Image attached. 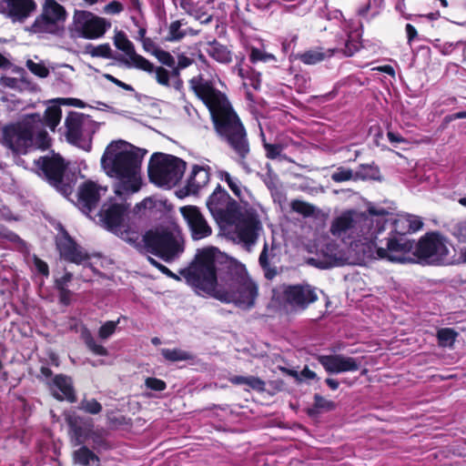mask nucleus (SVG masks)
<instances>
[{
    "label": "nucleus",
    "instance_id": "obj_1",
    "mask_svg": "<svg viewBox=\"0 0 466 466\" xmlns=\"http://www.w3.org/2000/svg\"><path fill=\"white\" fill-rule=\"evenodd\" d=\"M423 226L420 217L400 214L396 217L383 208L371 207L368 213L349 210L332 222L330 231L356 255L406 263L412 260L414 241L406 237Z\"/></svg>",
    "mask_w": 466,
    "mask_h": 466
},
{
    "label": "nucleus",
    "instance_id": "obj_2",
    "mask_svg": "<svg viewBox=\"0 0 466 466\" xmlns=\"http://www.w3.org/2000/svg\"><path fill=\"white\" fill-rule=\"evenodd\" d=\"M146 150L119 140L110 143L101 157V165L107 176L114 178L116 197L105 203L99 213L103 227L116 235H123L124 217L130 205L127 199L138 192L142 186L141 164Z\"/></svg>",
    "mask_w": 466,
    "mask_h": 466
},
{
    "label": "nucleus",
    "instance_id": "obj_3",
    "mask_svg": "<svg viewBox=\"0 0 466 466\" xmlns=\"http://www.w3.org/2000/svg\"><path fill=\"white\" fill-rule=\"evenodd\" d=\"M219 266L217 249H203L197 254L191 266L182 269L180 274L190 286L222 302L234 303L244 309L252 308L258 296V286L248 276L245 266H228L224 283L218 284Z\"/></svg>",
    "mask_w": 466,
    "mask_h": 466
},
{
    "label": "nucleus",
    "instance_id": "obj_4",
    "mask_svg": "<svg viewBox=\"0 0 466 466\" xmlns=\"http://www.w3.org/2000/svg\"><path fill=\"white\" fill-rule=\"evenodd\" d=\"M189 86L208 108L216 131L234 152L235 159L243 165L250 151L249 142L246 129L227 96L201 75L191 78Z\"/></svg>",
    "mask_w": 466,
    "mask_h": 466
},
{
    "label": "nucleus",
    "instance_id": "obj_5",
    "mask_svg": "<svg viewBox=\"0 0 466 466\" xmlns=\"http://www.w3.org/2000/svg\"><path fill=\"white\" fill-rule=\"evenodd\" d=\"M3 143L18 154H25L30 148H46L49 137L44 130L41 116L30 115L15 125L5 127L3 130Z\"/></svg>",
    "mask_w": 466,
    "mask_h": 466
},
{
    "label": "nucleus",
    "instance_id": "obj_6",
    "mask_svg": "<svg viewBox=\"0 0 466 466\" xmlns=\"http://www.w3.org/2000/svg\"><path fill=\"white\" fill-rule=\"evenodd\" d=\"M327 25L322 46V61L326 57L341 59L353 56L360 46V42L346 33V23L339 9H328L325 15Z\"/></svg>",
    "mask_w": 466,
    "mask_h": 466
},
{
    "label": "nucleus",
    "instance_id": "obj_7",
    "mask_svg": "<svg viewBox=\"0 0 466 466\" xmlns=\"http://www.w3.org/2000/svg\"><path fill=\"white\" fill-rule=\"evenodd\" d=\"M143 241L148 252L167 263L179 258L185 249L183 237L177 229L149 230L143 236Z\"/></svg>",
    "mask_w": 466,
    "mask_h": 466
},
{
    "label": "nucleus",
    "instance_id": "obj_8",
    "mask_svg": "<svg viewBox=\"0 0 466 466\" xmlns=\"http://www.w3.org/2000/svg\"><path fill=\"white\" fill-rule=\"evenodd\" d=\"M186 162L172 155L155 153L148 165V176L158 187H171L182 178Z\"/></svg>",
    "mask_w": 466,
    "mask_h": 466
},
{
    "label": "nucleus",
    "instance_id": "obj_9",
    "mask_svg": "<svg viewBox=\"0 0 466 466\" xmlns=\"http://www.w3.org/2000/svg\"><path fill=\"white\" fill-rule=\"evenodd\" d=\"M66 140L86 151L91 149L93 135L98 129V124L88 115L70 112L65 120Z\"/></svg>",
    "mask_w": 466,
    "mask_h": 466
},
{
    "label": "nucleus",
    "instance_id": "obj_10",
    "mask_svg": "<svg viewBox=\"0 0 466 466\" xmlns=\"http://www.w3.org/2000/svg\"><path fill=\"white\" fill-rule=\"evenodd\" d=\"M66 17V12L64 6L55 0H46L42 7V13L30 26L26 27V30L37 35H56L63 28Z\"/></svg>",
    "mask_w": 466,
    "mask_h": 466
},
{
    "label": "nucleus",
    "instance_id": "obj_11",
    "mask_svg": "<svg viewBox=\"0 0 466 466\" xmlns=\"http://www.w3.org/2000/svg\"><path fill=\"white\" fill-rule=\"evenodd\" d=\"M414 248L417 257L428 264H442L448 258V241L437 232L427 233L417 244L414 243Z\"/></svg>",
    "mask_w": 466,
    "mask_h": 466
},
{
    "label": "nucleus",
    "instance_id": "obj_12",
    "mask_svg": "<svg viewBox=\"0 0 466 466\" xmlns=\"http://www.w3.org/2000/svg\"><path fill=\"white\" fill-rule=\"evenodd\" d=\"M34 162L39 175L43 176L61 194L68 196L72 193L73 187L71 184L64 180L66 166L62 157L59 156L43 157L34 160Z\"/></svg>",
    "mask_w": 466,
    "mask_h": 466
},
{
    "label": "nucleus",
    "instance_id": "obj_13",
    "mask_svg": "<svg viewBox=\"0 0 466 466\" xmlns=\"http://www.w3.org/2000/svg\"><path fill=\"white\" fill-rule=\"evenodd\" d=\"M207 207L218 223L233 224L237 219L238 205L220 185L208 197Z\"/></svg>",
    "mask_w": 466,
    "mask_h": 466
},
{
    "label": "nucleus",
    "instance_id": "obj_14",
    "mask_svg": "<svg viewBox=\"0 0 466 466\" xmlns=\"http://www.w3.org/2000/svg\"><path fill=\"white\" fill-rule=\"evenodd\" d=\"M234 223H236V239L246 249L250 250L257 243L258 236L263 229L258 216L253 211L247 210L239 217L237 216Z\"/></svg>",
    "mask_w": 466,
    "mask_h": 466
},
{
    "label": "nucleus",
    "instance_id": "obj_15",
    "mask_svg": "<svg viewBox=\"0 0 466 466\" xmlns=\"http://www.w3.org/2000/svg\"><path fill=\"white\" fill-rule=\"evenodd\" d=\"M76 32L86 39H97L111 27L110 21L91 12L77 11L74 15Z\"/></svg>",
    "mask_w": 466,
    "mask_h": 466
},
{
    "label": "nucleus",
    "instance_id": "obj_16",
    "mask_svg": "<svg viewBox=\"0 0 466 466\" xmlns=\"http://www.w3.org/2000/svg\"><path fill=\"white\" fill-rule=\"evenodd\" d=\"M281 289L284 306L293 311L304 310L318 300L315 289L309 284L283 285Z\"/></svg>",
    "mask_w": 466,
    "mask_h": 466
},
{
    "label": "nucleus",
    "instance_id": "obj_17",
    "mask_svg": "<svg viewBox=\"0 0 466 466\" xmlns=\"http://www.w3.org/2000/svg\"><path fill=\"white\" fill-rule=\"evenodd\" d=\"M114 45L125 54V56H122L119 60L127 67L139 70L152 69V63L144 56L137 54L134 44L127 38L124 32L119 31L116 33Z\"/></svg>",
    "mask_w": 466,
    "mask_h": 466
},
{
    "label": "nucleus",
    "instance_id": "obj_18",
    "mask_svg": "<svg viewBox=\"0 0 466 466\" xmlns=\"http://www.w3.org/2000/svg\"><path fill=\"white\" fill-rule=\"evenodd\" d=\"M180 213L194 240L203 239L212 234L211 227L208 225L198 208L195 206L181 207Z\"/></svg>",
    "mask_w": 466,
    "mask_h": 466
},
{
    "label": "nucleus",
    "instance_id": "obj_19",
    "mask_svg": "<svg viewBox=\"0 0 466 466\" xmlns=\"http://www.w3.org/2000/svg\"><path fill=\"white\" fill-rule=\"evenodd\" d=\"M107 187L101 186L96 182L88 180L84 182L78 188L77 205L83 213L88 215L96 208L102 196H105Z\"/></svg>",
    "mask_w": 466,
    "mask_h": 466
},
{
    "label": "nucleus",
    "instance_id": "obj_20",
    "mask_svg": "<svg viewBox=\"0 0 466 466\" xmlns=\"http://www.w3.org/2000/svg\"><path fill=\"white\" fill-rule=\"evenodd\" d=\"M35 0H0V13L13 22H24L36 10Z\"/></svg>",
    "mask_w": 466,
    "mask_h": 466
},
{
    "label": "nucleus",
    "instance_id": "obj_21",
    "mask_svg": "<svg viewBox=\"0 0 466 466\" xmlns=\"http://www.w3.org/2000/svg\"><path fill=\"white\" fill-rule=\"evenodd\" d=\"M361 366V360L357 358L335 354L322 356V367L329 373H343L356 371Z\"/></svg>",
    "mask_w": 466,
    "mask_h": 466
},
{
    "label": "nucleus",
    "instance_id": "obj_22",
    "mask_svg": "<svg viewBox=\"0 0 466 466\" xmlns=\"http://www.w3.org/2000/svg\"><path fill=\"white\" fill-rule=\"evenodd\" d=\"M56 245L61 257L66 260L76 264H84L89 258L86 252L66 231L57 238Z\"/></svg>",
    "mask_w": 466,
    "mask_h": 466
},
{
    "label": "nucleus",
    "instance_id": "obj_23",
    "mask_svg": "<svg viewBox=\"0 0 466 466\" xmlns=\"http://www.w3.org/2000/svg\"><path fill=\"white\" fill-rule=\"evenodd\" d=\"M280 260V248L274 241L269 246L265 242L258 257V263L267 279H273L279 273L277 264Z\"/></svg>",
    "mask_w": 466,
    "mask_h": 466
},
{
    "label": "nucleus",
    "instance_id": "obj_24",
    "mask_svg": "<svg viewBox=\"0 0 466 466\" xmlns=\"http://www.w3.org/2000/svg\"><path fill=\"white\" fill-rule=\"evenodd\" d=\"M50 390L52 395L59 400H66L69 402L76 401L72 380L65 375H56L53 379L50 384Z\"/></svg>",
    "mask_w": 466,
    "mask_h": 466
},
{
    "label": "nucleus",
    "instance_id": "obj_25",
    "mask_svg": "<svg viewBox=\"0 0 466 466\" xmlns=\"http://www.w3.org/2000/svg\"><path fill=\"white\" fill-rule=\"evenodd\" d=\"M322 268L341 266L345 262V256L341 248L332 242L328 241L322 236Z\"/></svg>",
    "mask_w": 466,
    "mask_h": 466
},
{
    "label": "nucleus",
    "instance_id": "obj_26",
    "mask_svg": "<svg viewBox=\"0 0 466 466\" xmlns=\"http://www.w3.org/2000/svg\"><path fill=\"white\" fill-rule=\"evenodd\" d=\"M209 181L208 170L200 166H194L187 184V193L198 194Z\"/></svg>",
    "mask_w": 466,
    "mask_h": 466
},
{
    "label": "nucleus",
    "instance_id": "obj_27",
    "mask_svg": "<svg viewBox=\"0 0 466 466\" xmlns=\"http://www.w3.org/2000/svg\"><path fill=\"white\" fill-rule=\"evenodd\" d=\"M218 177L228 184L230 190L241 202L248 203L250 198V192L242 185L238 177H232L225 170L218 171Z\"/></svg>",
    "mask_w": 466,
    "mask_h": 466
},
{
    "label": "nucleus",
    "instance_id": "obj_28",
    "mask_svg": "<svg viewBox=\"0 0 466 466\" xmlns=\"http://www.w3.org/2000/svg\"><path fill=\"white\" fill-rule=\"evenodd\" d=\"M79 418L71 416L68 418L71 441L75 446L83 444L88 436V429L79 423Z\"/></svg>",
    "mask_w": 466,
    "mask_h": 466
},
{
    "label": "nucleus",
    "instance_id": "obj_29",
    "mask_svg": "<svg viewBox=\"0 0 466 466\" xmlns=\"http://www.w3.org/2000/svg\"><path fill=\"white\" fill-rule=\"evenodd\" d=\"M206 52L209 56L219 63L228 64L231 62V52L227 48V46L221 45L216 40L208 44Z\"/></svg>",
    "mask_w": 466,
    "mask_h": 466
},
{
    "label": "nucleus",
    "instance_id": "obj_30",
    "mask_svg": "<svg viewBox=\"0 0 466 466\" xmlns=\"http://www.w3.org/2000/svg\"><path fill=\"white\" fill-rule=\"evenodd\" d=\"M62 116V110L59 106H48L43 116H41V120L44 125V128L46 127H49L51 130H55L56 126L60 123Z\"/></svg>",
    "mask_w": 466,
    "mask_h": 466
},
{
    "label": "nucleus",
    "instance_id": "obj_31",
    "mask_svg": "<svg viewBox=\"0 0 466 466\" xmlns=\"http://www.w3.org/2000/svg\"><path fill=\"white\" fill-rule=\"evenodd\" d=\"M74 461L81 466H88L90 462L98 464L99 458L87 447L83 446L74 451Z\"/></svg>",
    "mask_w": 466,
    "mask_h": 466
},
{
    "label": "nucleus",
    "instance_id": "obj_32",
    "mask_svg": "<svg viewBox=\"0 0 466 466\" xmlns=\"http://www.w3.org/2000/svg\"><path fill=\"white\" fill-rule=\"evenodd\" d=\"M160 351L165 360L171 362L190 360L194 359L191 352L177 348L161 349Z\"/></svg>",
    "mask_w": 466,
    "mask_h": 466
},
{
    "label": "nucleus",
    "instance_id": "obj_33",
    "mask_svg": "<svg viewBox=\"0 0 466 466\" xmlns=\"http://www.w3.org/2000/svg\"><path fill=\"white\" fill-rule=\"evenodd\" d=\"M183 23L181 20L174 21L168 27L167 39L169 41H179L184 38L187 34L196 35L197 32L193 29H182Z\"/></svg>",
    "mask_w": 466,
    "mask_h": 466
},
{
    "label": "nucleus",
    "instance_id": "obj_34",
    "mask_svg": "<svg viewBox=\"0 0 466 466\" xmlns=\"http://www.w3.org/2000/svg\"><path fill=\"white\" fill-rule=\"evenodd\" d=\"M81 337L86 345V347L96 355L98 356H106L107 350L102 345L98 344L96 339L93 338L91 332L85 329L82 331Z\"/></svg>",
    "mask_w": 466,
    "mask_h": 466
},
{
    "label": "nucleus",
    "instance_id": "obj_35",
    "mask_svg": "<svg viewBox=\"0 0 466 466\" xmlns=\"http://www.w3.org/2000/svg\"><path fill=\"white\" fill-rule=\"evenodd\" d=\"M457 336L458 333L451 328H442L437 332V338L441 347H452Z\"/></svg>",
    "mask_w": 466,
    "mask_h": 466
},
{
    "label": "nucleus",
    "instance_id": "obj_36",
    "mask_svg": "<svg viewBox=\"0 0 466 466\" xmlns=\"http://www.w3.org/2000/svg\"><path fill=\"white\" fill-rule=\"evenodd\" d=\"M145 72L152 75L157 84L164 86H169V80L170 76H173L172 73H170L168 70L165 69L162 66H155L152 64V69L150 70H144Z\"/></svg>",
    "mask_w": 466,
    "mask_h": 466
},
{
    "label": "nucleus",
    "instance_id": "obj_37",
    "mask_svg": "<svg viewBox=\"0 0 466 466\" xmlns=\"http://www.w3.org/2000/svg\"><path fill=\"white\" fill-rule=\"evenodd\" d=\"M154 56L157 57V59L163 65L172 68V75L173 76H177L179 72L178 68L176 67V60L173 56H171L168 52L162 50V49H157L154 52Z\"/></svg>",
    "mask_w": 466,
    "mask_h": 466
},
{
    "label": "nucleus",
    "instance_id": "obj_38",
    "mask_svg": "<svg viewBox=\"0 0 466 466\" xmlns=\"http://www.w3.org/2000/svg\"><path fill=\"white\" fill-rule=\"evenodd\" d=\"M380 170L377 167L371 165H361L355 172V179H378Z\"/></svg>",
    "mask_w": 466,
    "mask_h": 466
},
{
    "label": "nucleus",
    "instance_id": "obj_39",
    "mask_svg": "<svg viewBox=\"0 0 466 466\" xmlns=\"http://www.w3.org/2000/svg\"><path fill=\"white\" fill-rule=\"evenodd\" d=\"M262 137H263V147L265 149L266 157L268 158L276 159L278 157H280L282 159H288V157L286 156L282 155V151L284 148L283 146H281L280 144L267 143L265 141L263 134H262Z\"/></svg>",
    "mask_w": 466,
    "mask_h": 466
},
{
    "label": "nucleus",
    "instance_id": "obj_40",
    "mask_svg": "<svg viewBox=\"0 0 466 466\" xmlns=\"http://www.w3.org/2000/svg\"><path fill=\"white\" fill-rule=\"evenodd\" d=\"M249 59L252 63L257 62H277V58L274 55L265 52L257 47H251Z\"/></svg>",
    "mask_w": 466,
    "mask_h": 466
},
{
    "label": "nucleus",
    "instance_id": "obj_41",
    "mask_svg": "<svg viewBox=\"0 0 466 466\" xmlns=\"http://www.w3.org/2000/svg\"><path fill=\"white\" fill-rule=\"evenodd\" d=\"M79 409L86 413L96 415L102 411V405L96 399H83Z\"/></svg>",
    "mask_w": 466,
    "mask_h": 466
},
{
    "label": "nucleus",
    "instance_id": "obj_42",
    "mask_svg": "<svg viewBox=\"0 0 466 466\" xmlns=\"http://www.w3.org/2000/svg\"><path fill=\"white\" fill-rule=\"evenodd\" d=\"M331 178L335 182L349 181L355 179V174L350 168L339 167L331 174Z\"/></svg>",
    "mask_w": 466,
    "mask_h": 466
},
{
    "label": "nucleus",
    "instance_id": "obj_43",
    "mask_svg": "<svg viewBox=\"0 0 466 466\" xmlns=\"http://www.w3.org/2000/svg\"><path fill=\"white\" fill-rule=\"evenodd\" d=\"M290 207L293 211L301 214L305 217L310 216L311 214H313L314 211L312 206L301 200H293L290 204Z\"/></svg>",
    "mask_w": 466,
    "mask_h": 466
},
{
    "label": "nucleus",
    "instance_id": "obj_44",
    "mask_svg": "<svg viewBox=\"0 0 466 466\" xmlns=\"http://www.w3.org/2000/svg\"><path fill=\"white\" fill-rule=\"evenodd\" d=\"M299 59L307 65H315L320 61V53L309 50L298 56Z\"/></svg>",
    "mask_w": 466,
    "mask_h": 466
},
{
    "label": "nucleus",
    "instance_id": "obj_45",
    "mask_svg": "<svg viewBox=\"0 0 466 466\" xmlns=\"http://www.w3.org/2000/svg\"><path fill=\"white\" fill-rule=\"evenodd\" d=\"M26 66L34 75L39 77H46L49 74V70L41 63L27 60Z\"/></svg>",
    "mask_w": 466,
    "mask_h": 466
},
{
    "label": "nucleus",
    "instance_id": "obj_46",
    "mask_svg": "<svg viewBox=\"0 0 466 466\" xmlns=\"http://www.w3.org/2000/svg\"><path fill=\"white\" fill-rule=\"evenodd\" d=\"M111 52H112V50L108 44L92 46L91 50L89 51V53L92 56L104 57V58H110Z\"/></svg>",
    "mask_w": 466,
    "mask_h": 466
},
{
    "label": "nucleus",
    "instance_id": "obj_47",
    "mask_svg": "<svg viewBox=\"0 0 466 466\" xmlns=\"http://www.w3.org/2000/svg\"><path fill=\"white\" fill-rule=\"evenodd\" d=\"M119 323V320L117 321H106L105 324H103L98 331V335L101 339H106L109 338L116 330V328L117 324Z\"/></svg>",
    "mask_w": 466,
    "mask_h": 466
},
{
    "label": "nucleus",
    "instance_id": "obj_48",
    "mask_svg": "<svg viewBox=\"0 0 466 466\" xmlns=\"http://www.w3.org/2000/svg\"><path fill=\"white\" fill-rule=\"evenodd\" d=\"M191 16H193L196 20L199 21L201 24H209L212 21V15L207 13L202 8L195 7Z\"/></svg>",
    "mask_w": 466,
    "mask_h": 466
},
{
    "label": "nucleus",
    "instance_id": "obj_49",
    "mask_svg": "<svg viewBox=\"0 0 466 466\" xmlns=\"http://www.w3.org/2000/svg\"><path fill=\"white\" fill-rule=\"evenodd\" d=\"M146 386L150 390L162 391L166 389V382L157 378H147Z\"/></svg>",
    "mask_w": 466,
    "mask_h": 466
},
{
    "label": "nucleus",
    "instance_id": "obj_50",
    "mask_svg": "<svg viewBox=\"0 0 466 466\" xmlns=\"http://www.w3.org/2000/svg\"><path fill=\"white\" fill-rule=\"evenodd\" d=\"M265 385V382L261 379L255 376H248L247 386L250 389L258 391H264Z\"/></svg>",
    "mask_w": 466,
    "mask_h": 466
},
{
    "label": "nucleus",
    "instance_id": "obj_51",
    "mask_svg": "<svg viewBox=\"0 0 466 466\" xmlns=\"http://www.w3.org/2000/svg\"><path fill=\"white\" fill-rule=\"evenodd\" d=\"M56 287L59 289V299L64 305H68L71 300V291L65 288L61 281H56Z\"/></svg>",
    "mask_w": 466,
    "mask_h": 466
},
{
    "label": "nucleus",
    "instance_id": "obj_52",
    "mask_svg": "<svg viewBox=\"0 0 466 466\" xmlns=\"http://www.w3.org/2000/svg\"><path fill=\"white\" fill-rule=\"evenodd\" d=\"M124 10V6L120 2L112 1L105 5L104 13L108 15H117Z\"/></svg>",
    "mask_w": 466,
    "mask_h": 466
},
{
    "label": "nucleus",
    "instance_id": "obj_53",
    "mask_svg": "<svg viewBox=\"0 0 466 466\" xmlns=\"http://www.w3.org/2000/svg\"><path fill=\"white\" fill-rule=\"evenodd\" d=\"M0 238L14 243L22 241L15 233L10 231L2 225H0Z\"/></svg>",
    "mask_w": 466,
    "mask_h": 466
},
{
    "label": "nucleus",
    "instance_id": "obj_54",
    "mask_svg": "<svg viewBox=\"0 0 466 466\" xmlns=\"http://www.w3.org/2000/svg\"><path fill=\"white\" fill-rule=\"evenodd\" d=\"M59 101L61 104H63L65 106H75V107H78V108L86 107L85 102H83L82 100H80L78 98H72V97L59 98Z\"/></svg>",
    "mask_w": 466,
    "mask_h": 466
},
{
    "label": "nucleus",
    "instance_id": "obj_55",
    "mask_svg": "<svg viewBox=\"0 0 466 466\" xmlns=\"http://www.w3.org/2000/svg\"><path fill=\"white\" fill-rule=\"evenodd\" d=\"M454 235L460 241H466V222L459 223L456 226Z\"/></svg>",
    "mask_w": 466,
    "mask_h": 466
},
{
    "label": "nucleus",
    "instance_id": "obj_56",
    "mask_svg": "<svg viewBox=\"0 0 466 466\" xmlns=\"http://www.w3.org/2000/svg\"><path fill=\"white\" fill-rule=\"evenodd\" d=\"M105 77L107 80H109L110 82L114 83L115 85H116L119 87H122L125 90H128V91H132L133 90V87L130 85H127V84L118 80L117 78H116L115 76H111L109 74H106Z\"/></svg>",
    "mask_w": 466,
    "mask_h": 466
},
{
    "label": "nucleus",
    "instance_id": "obj_57",
    "mask_svg": "<svg viewBox=\"0 0 466 466\" xmlns=\"http://www.w3.org/2000/svg\"><path fill=\"white\" fill-rule=\"evenodd\" d=\"M35 267L39 273H41L45 276H48V274H49L48 266L45 261L35 258Z\"/></svg>",
    "mask_w": 466,
    "mask_h": 466
},
{
    "label": "nucleus",
    "instance_id": "obj_58",
    "mask_svg": "<svg viewBox=\"0 0 466 466\" xmlns=\"http://www.w3.org/2000/svg\"><path fill=\"white\" fill-rule=\"evenodd\" d=\"M405 30H406V34H407L408 43L410 44L416 38V36L418 35L417 30L410 24L406 25Z\"/></svg>",
    "mask_w": 466,
    "mask_h": 466
},
{
    "label": "nucleus",
    "instance_id": "obj_59",
    "mask_svg": "<svg viewBox=\"0 0 466 466\" xmlns=\"http://www.w3.org/2000/svg\"><path fill=\"white\" fill-rule=\"evenodd\" d=\"M180 6L190 15L196 7L190 0H181Z\"/></svg>",
    "mask_w": 466,
    "mask_h": 466
},
{
    "label": "nucleus",
    "instance_id": "obj_60",
    "mask_svg": "<svg viewBox=\"0 0 466 466\" xmlns=\"http://www.w3.org/2000/svg\"><path fill=\"white\" fill-rule=\"evenodd\" d=\"M387 137L391 143H401L405 141V139L400 135L392 131H389L387 133Z\"/></svg>",
    "mask_w": 466,
    "mask_h": 466
},
{
    "label": "nucleus",
    "instance_id": "obj_61",
    "mask_svg": "<svg viewBox=\"0 0 466 466\" xmlns=\"http://www.w3.org/2000/svg\"><path fill=\"white\" fill-rule=\"evenodd\" d=\"M0 82L2 85L11 88H15L17 85V80L14 77H1Z\"/></svg>",
    "mask_w": 466,
    "mask_h": 466
},
{
    "label": "nucleus",
    "instance_id": "obj_62",
    "mask_svg": "<svg viewBox=\"0 0 466 466\" xmlns=\"http://www.w3.org/2000/svg\"><path fill=\"white\" fill-rule=\"evenodd\" d=\"M229 380L235 385H247L248 376H234Z\"/></svg>",
    "mask_w": 466,
    "mask_h": 466
},
{
    "label": "nucleus",
    "instance_id": "obj_63",
    "mask_svg": "<svg viewBox=\"0 0 466 466\" xmlns=\"http://www.w3.org/2000/svg\"><path fill=\"white\" fill-rule=\"evenodd\" d=\"M378 70L380 71V72H383L390 76H395V70L394 68L390 66V65H385V66H380L378 67Z\"/></svg>",
    "mask_w": 466,
    "mask_h": 466
},
{
    "label": "nucleus",
    "instance_id": "obj_64",
    "mask_svg": "<svg viewBox=\"0 0 466 466\" xmlns=\"http://www.w3.org/2000/svg\"><path fill=\"white\" fill-rule=\"evenodd\" d=\"M335 402L332 400H327L322 398V411L323 410H331L335 408Z\"/></svg>",
    "mask_w": 466,
    "mask_h": 466
}]
</instances>
